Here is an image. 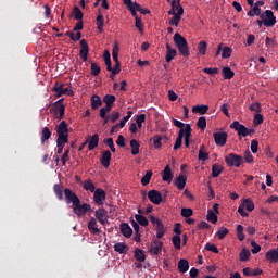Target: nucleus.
Here are the masks:
<instances>
[{
    "label": "nucleus",
    "mask_w": 278,
    "mask_h": 278,
    "mask_svg": "<svg viewBox=\"0 0 278 278\" xmlns=\"http://www.w3.org/2000/svg\"><path fill=\"white\" fill-rule=\"evenodd\" d=\"M173 41L178 49V53L182 55V58H190V48L188 47V40L185 39L181 34L176 33L173 37Z\"/></svg>",
    "instance_id": "obj_1"
},
{
    "label": "nucleus",
    "mask_w": 278,
    "mask_h": 278,
    "mask_svg": "<svg viewBox=\"0 0 278 278\" xmlns=\"http://www.w3.org/2000/svg\"><path fill=\"white\" fill-rule=\"evenodd\" d=\"M230 129H235L238 136H242V138H247V136H251L255 134V129H249L247 126L240 124V122L235 121L230 124Z\"/></svg>",
    "instance_id": "obj_2"
},
{
    "label": "nucleus",
    "mask_w": 278,
    "mask_h": 278,
    "mask_svg": "<svg viewBox=\"0 0 278 278\" xmlns=\"http://www.w3.org/2000/svg\"><path fill=\"white\" fill-rule=\"evenodd\" d=\"M225 162L229 167L235 166V168H240L241 164H244V157L236 153H229L225 156Z\"/></svg>",
    "instance_id": "obj_3"
},
{
    "label": "nucleus",
    "mask_w": 278,
    "mask_h": 278,
    "mask_svg": "<svg viewBox=\"0 0 278 278\" xmlns=\"http://www.w3.org/2000/svg\"><path fill=\"white\" fill-rule=\"evenodd\" d=\"M50 110L51 112H54V116L58 118V121H62L66 112V105H64V99H60L56 102H54Z\"/></svg>",
    "instance_id": "obj_4"
},
{
    "label": "nucleus",
    "mask_w": 278,
    "mask_h": 278,
    "mask_svg": "<svg viewBox=\"0 0 278 278\" xmlns=\"http://www.w3.org/2000/svg\"><path fill=\"white\" fill-rule=\"evenodd\" d=\"M149 218H150V223H152V225L155 227L157 240H162V238H164V233H166V229L164 228V223H162L160 218L153 215H150Z\"/></svg>",
    "instance_id": "obj_5"
},
{
    "label": "nucleus",
    "mask_w": 278,
    "mask_h": 278,
    "mask_svg": "<svg viewBox=\"0 0 278 278\" xmlns=\"http://www.w3.org/2000/svg\"><path fill=\"white\" fill-rule=\"evenodd\" d=\"M58 134V139L62 142H68V124H66V121H62L55 128Z\"/></svg>",
    "instance_id": "obj_6"
},
{
    "label": "nucleus",
    "mask_w": 278,
    "mask_h": 278,
    "mask_svg": "<svg viewBox=\"0 0 278 278\" xmlns=\"http://www.w3.org/2000/svg\"><path fill=\"white\" fill-rule=\"evenodd\" d=\"M264 27H275L277 24V17L270 10H266L261 14Z\"/></svg>",
    "instance_id": "obj_7"
},
{
    "label": "nucleus",
    "mask_w": 278,
    "mask_h": 278,
    "mask_svg": "<svg viewBox=\"0 0 278 278\" xmlns=\"http://www.w3.org/2000/svg\"><path fill=\"white\" fill-rule=\"evenodd\" d=\"M73 212L76 214V216H84L86 212H92V206L88 203L81 204V200L78 202V204H75L73 206Z\"/></svg>",
    "instance_id": "obj_8"
},
{
    "label": "nucleus",
    "mask_w": 278,
    "mask_h": 278,
    "mask_svg": "<svg viewBox=\"0 0 278 278\" xmlns=\"http://www.w3.org/2000/svg\"><path fill=\"white\" fill-rule=\"evenodd\" d=\"M64 194H65V202L72 203L73 206L78 205L79 202L81 201L79 197H77V193L73 192V190L66 188L64 189Z\"/></svg>",
    "instance_id": "obj_9"
},
{
    "label": "nucleus",
    "mask_w": 278,
    "mask_h": 278,
    "mask_svg": "<svg viewBox=\"0 0 278 278\" xmlns=\"http://www.w3.org/2000/svg\"><path fill=\"white\" fill-rule=\"evenodd\" d=\"M229 135L225 131H217L213 134L214 142L217 147H225Z\"/></svg>",
    "instance_id": "obj_10"
},
{
    "label": "nucleus",
    "mask_w": 278,
    "mask_h": 278,
    "mask_svg": "<svg viewBox=\"0 0 278 278\" xmlns=\"http://www.w3.org/2000/svg\"><path fill=\"white\" fill-rule=\"evenodd\" d=\"M80 51L79 55L83 62H88V53H90V47L88 46V41L86 39H81L80 42Z\"/></svg>",
    "instance_id": "obj_11"
},
{
    "label": "nucleus",
    "mask_w": 278,
    "mask_h": 278,
    "mask_svg": "<svg viewBox=\"0 0 278 278\" xmlns=\"http://www.w3.org/2000/svg\"><path fill=\"white\" fill-rule=\"evenodd\" d=\"M148 199L151 201V203H154V205H160V203L163 201L162 193L155 189L148 192Z\"/></svg>",
    "instance_id": "obj_12"
},
{
    "label": "nucleus",
    "mask_w": 278,
    "mask_h": 278,
    "mask_svg": "<svg viewBox=\"0 0 278 278\" xmlns=\"http://www.w3.org/2000/svg\"><path fill=\"white\" fill-rule=\"evenodd\" d=\"M127 10H129V12L131 13V16H134L135 21L140 18L138 17V10H140V4H138V2H134V1H125L124 2Z\"/></svg>",
    "instance_id": "obj_13"
},
{
    "label": "nucleus",
    "mask_w": 278,
    "mask_h": 278,
    "mask_svg": "<svg viewBox=\"0 0 278 278\" xmlns=\"http://www.w3.org/2000/svg\"><path fill=\"white\" fill-rule=\"evenodd\" d=\"M93 201L97 205H103L105 203V190L99 188L93 191Z\"/></svg>",
    "instance_id": "obj_14"
},
{
    "label": "nucleus",
    "mask_w": 278,
    "mask_h": 278,
    "mask_svg": "<svg viewBox=\"0 0 278 278\" xmlns=\"http://www.w3.org/2000/svg\"><path fill=\"white\" fill-rule=\"evenodd\" d=\"M96 218L101 225H108V211L105 208H98L96 211Z\"/></svg>",
    "instance_id": "obj_15"
},
{
    "label": "nucleus",
    "mask_w": 278,
    "mask_h": 278,
    "mask_svg": "<svg viewBox=\"0 0 278 278\" xmlns=\"http://www.w3.org/2000/svg\"><path fill=\"white\" fill-rule=\"evenodd\" d=\"M110 162H112V152L105 150L102 152L100 164H102L103 168H110Z\"/></svg>",
    "instance_id": "obj_16"
},
{
    "label": "nucleus",
    "mask_w": 278,
    "mask_h": 278,
    "mask_svg": "<svg viewBox=\"0 0 278 278\" xmlns=\"http://www.w3.org/2000/svg\"><path fill=\"white\" fill-rule=\"evenodd\" d=\"M119 231L124 238H131L134 235V230L131 229V226L127 223H122L119 226Z\"/></svg>",
    "instance_id": "obj_17"
},
{
    "label": "nucleus",
    "mask_w": 278,
    "mask_h": 278,
    "mask_svg": "<svg viewBox=\"0 0 278 278\" xmlns=\"http://www.w3.org/2000/svg\"><path fill=\"white\" fill-rule=\"evenodd\" d=\"M262 5H264V1H257L252 10L248 12V16H260L262 18V9H260Z\"/></svg>",
    "instance_id": "obj_18"
},
{
    "label": "nucleus",
    "mask_w": 278,
    "mask_h": 278,
    "mask_svg": "<svg viewBox=\"0 0 278 278\" xmlns=\"http://www.w3.org/2000/svg\"><path fill=\"white\" fill-rule=\"evenodd\" d=\"M184 138H185V147L186 149L190 148V136H192V126L190 124H186L184 129Z\"/></svg>",
    "instance_id": "obj_19"
},
{
    "label": "nucleus",
    "mask_w": 278,
    "mask_h": 278,
    "mask_svg": "<svg viewBox=\"0 0 278 278\" xmlns=\"http://www.w3.org/2000/svg\"><path fill=\"white\" fill-rule=\"evenodd\" d=\"M164 247V242L154 240L151 244L150 252L153 253V255H159L162 253V248Z\"/></svg>",
    "instance_id": "obj_20"
},
{
    "label": "nucleus",
    "mask_w": 278,
    "mask_h": 278,
    "mask_svg": "<svg viewBox=\"0 0 278 278\" xmlns=\"http://www.w3.org/2000/svg\"><path fill=\"white\" fill-rule=\"evenodd\" d=\"M188 181V176L186 175H180L179 177L176 178L174 181V186L178 188V190H184L186 188V184Z\"/></svg>",
    "instance_id": "obj_21"
},
{
    "label": "nucleus",
    "mask_w": 278,
    "mask_h": 278,
    "mask_svg": "<svg viewBox=\"0 0 278 278\" xmlns=\"http://www.w3.org/2000/svg\"><path fill=\"white\" fill-rule=\"evenodd\" d=\"M176 56H177V50L170 48V46L166 43V55H165L166 62L167 63L173 62V60H175Z\"/></svg>",
    "instance_id": "obj_22"
},
{
    "label": "nucleus",
    "mask_w": 278,
    "mask_h": 278,
    "mask_svg": "<svg viewBox=\"0 0 278 278\" xmlns=\"http://www.w3.org/2000/svg\"><path fill=\"white\" fill-rule=\"evenodd\" d=\"M182 10L184 15V7L179 3V1H172V9L167 12L169 16H173V14H179Z\"/></svg>",
    "instance_id": "obj_23"
},
{
    "label": "nucleus",
    "mask_w": 278,
    "mask_h": 278,
    "mask_svg": "<svg viewBox=\"0 0 278 278\" xmlns=\"http://www.w3.org/2000/svg\"><path fill=\"white\" fill-rule=\"evenodd\" d=\"M265 257L271 264H277V262H278V250L274 249V250L267 251L266 254H265Z\"/></svg>",
    "instance_id": "obj_24"
},
{
    "label": "nucleus",
    "mask_w": 278,
    "mask_h": 278,
    "mask_svg": "<svg viewBox=\"0 0 278 278\" xmlns=\"http://www.w3.org/2000/svg\"><path fill=\"white\" fill-rule=\"evenodd\" d=\"M88 229L94 236H99V233H101V230H99V226L97 225V219H94V217L90 218L88 223Z\"/></svg>",
    "instance_id": "obj_25"
},
{
    "label": "nucleus",
    "mask_w": 278,
    "mask_h": 278,
    "mask_svg": "<svg viewBox=\"0 0 278 278\" xmlns=\"http://www.w3.org/2000/svg\"><path fill=\"white\" fill-rule=\"evenodd\" d=\"M198 160L201 162H207L210 160V153H207V150L205 149V144H202L199 149Z\"/></svg>",
    "instance_id": "obj_26"
},
{
    "label": "nucleus",
    "mask_w": 278,
    "mask_h": 278,
    "mask_svg": "<svg viewBox=\"0 0 278 278\" xmlns=\"http://www.w3.org/2000/svg\"><path fill=\"white\" fill-rule=\"evenodd\" d=\"M163 181H167V184H170L173 181V170L170 169V165H167L162 175Z\"/></svg>",
    "instance_id": "obj_27"
},
{
    "label": "nucleus",
    "mask_w": 278,
    "mask_h": 278,
    "mask_svg": "<svg viewBox=\"0 0 278 278\" xmlns=\"http://www.w3.org/2000/svg\"><path fill=\"white\" fill-rule=\"evenodd\" d=\"M90 101H91V110H99V108L103 105V101L101 100V97H99L98 94H93Z\"/></svg>",
    "instance_id": "obj_28"
},
{
    "label": "nucleus",
    "mask_w": 278,
    "mask_h": 278,
    "mask_svg": "<svg viewBox=\"0 0 278 278\" xmlns=\"http://www.w3.org/2000/svg\"><path fill=\"white\" fill-rule=\"evenodd\" d=\"M99 147V135L94 134L90 140H88V150L94 151Z\"/></svg>",
    "instance_id": "obj_29"
},
{
    "label": "nucleus",
    "mask_w": 278,
    "mask_h": 278,
    "mask_svg": "<svg viewBox=\"0 0 278 278\" xmlns=\"http://www.w3.org/2000/svg\"><path fill=\"white\" fill-rule=\"evenodd\" d=\"M98 12H99V15L97 16V29L100 31V34H103L105 18L103 17V14H101V9H99Z\"/></svg>",
    "instance_id": "obj_30"
},
{
    "label": "nucleus",
    "mask_w": 278,
    "mask_h": 278,
    "mask_svg": "<svg viewBox=\"0 0 278 278\" xmlns=\"http://www.w3.org/2000/svg\"><path fill=\"white\" fill-rule=\"evenodd\" d=\"M190 268V263L186 258H181L178 262V270L179 273H188Z\"/></svg>",
    "instance_id": "obj_31"
},
{
    "label": "nucleus",
    "mask_w": 278,
    "mask_h": 278,
    "mask_svg": "<svg viewBox=\"0 0 278 278\" xmlns=\"http://www.w3.org/2000/svg\"><path fill=\"white\" fill-rule=\"evenodd\" d=\"M114 251H116V253L125 254L129 251V247L124 242H118L114 244Z\"/></svg>",
    "instance_id": "obj_32"
},
{
    "label": "nucleus",
    "mask_w": 278,
    "mask_h": 278,
    "mask_svg": "<svg viewBox=\"0 0 278 278\" xmlns=\"http://www.w3.org/2000/svg\"><path fill=\"white\" fill-rule=\"evenodd\" d=\"M172 18L169 21V25H173L174 27H179V23L181 22L182 10L180 9L179 14H172Z\"/></svg>",
    "instance_id": "obj_33"
},
{
    "label": "nucleus",
    "mask_w": 278,
    "mask_h": 278,
    "mask_svg": "<svg viewBox=\"0 0 278 278\" xmlns=\"http://www.w3.org/2000/svg\"><path fill=\"white\" fill-rule=\"evenodd\" d=\"M184 129H180L178 132V137L176 138L175 144H174V151H177L178 149H181V144H184Z\"/></svg>",
    "instance_id": "obj_34"
},
{
    "label": "nucleus",
    "mask_w": 278,
    "mask_h": 278,
    "mask_svg": "<svg viewBox=\"0 0 278 278\" xmlns=\"http://www.w3.org/2000/svg\"><path fill=\"white\" fill-rule=\"evenodd\" d=\"M207 110H210L208 105L202 104V105H194L192 108L193 114H207Z\"/></svg>",
    "instance_id": "obj_35"
},
{
    "label": "nucleus",
    "mask_w": 278,
    "mask_h": 278,
    "mask_svg": "<svg viewBox=\"0 0 278 278\" xmlns=\"http://www.w3.org/2000/svg\"><path fill=\"white\" fill-rule=\"evenodd\" d=\"M222 75L224 79H233L236 73L231 71V67L226 66L222 70Z\"/></svg>",
    "instance_id": "obj_36"
},
{
    "label": "nucleus",
    "mask_w": 278,
    "mask_h": 278,
    "mask_svg": "<svg viewBox=\"0 0 278 278\" xmlns=\"http://www.w3.org/2000/svg\"><path fill=\"white\" fill-rule=\"evenodd\" d=\"M51 129H49V127H43L41 130V143L45 144V142L51 138Z\"/></svg>",
    "instance_id": "obj_37"
},
{
    "label": "nucleus",
    "mask_w": 278,
    "mask_h": 278,
    "mask_svg": "<svg viewBox=\"0 0 278 278\" xmlns=\"http://www.w3.org/2000/svg\"><path fill=\"white\" fill-rule=\"evenodd\" d=\"M62 88H64V84L55 83V85L53 86L52 91L56 92L55 93L56 99H60V97L64 94V91L62 90Z\"/></svg>",
    "instance_id": "obj_38"
},
{
    "label": "nucleus",
    "mask_w": 278,
    "mask_h": 278,
    "mask_svg": "<svg viewBox=\"0 0 278 278\" xmlns=\"http://www.w3.org/2000/svg\"><path fill=\"white\" fill-rule=\"evenodd\" d=\"M53 190L59 201H62L64 199V191L62 185L55 184Z\"/></svg>",
    "instance_id": "obj_39"
},
{
    "label": "nucleus",
    "mask_w": 278,
    "mask_h": 278,
    "mask_svg": "<svg viewBox=\"0 0 278 278\" xmlns=\"http://www.w3.org/2000/svg\"><path fill=\"white\" fill-rule=\"evenodd\" d=\"M225 170V168H223V166L218 165V164H213L212 166V177L216 178L219 177L220 174Z\"/></svg>",
    "instance_id": "obj_40"
},
{
    "label": "nucleus",
    "mask_w": 278,
    "mask_h": 278,
    "mask_svg": "<svg viewBox=\"0 0 278 278\" xmlns=\"http://www.w3.org/2000/svg\"><path fill=\"white\" fill-rule=\"evenodd\" d=\"M130 147L132 155H138V153H140V143L136 139L130 140Z\"/></svg>",
    "instance_id": "obj_41"
},
{
    "label": "nucleus",
    "mask_w": 278,
    "mask_h": 278,
    "mask_svg": "<svg viewBox=\"0 0 278 278\" xmlns=\"http://www.w3.org/2000/svg\"><path fill=\"white\" fill-rule=\"evenodd\" d=\"M103 59L106 65V71H112V56L110 54V51L108 50L104 51Z\"/></svg>",
    "instance_id": "obj_42"
},
{
    "label": "nucleus",
    "mask_w": 278,
    "mask_h": 278,
    "mask_svg": "<svg viewBox=\"0 0 278 278\" xmlns=\"http://www.w3.org/2000/svg\"><path fill=\"white\" fill-rule=\"evenodd\" d=\"M135 218H136L137 223L139 225H141V227H148L149 226V219H147V217H144L143 215L136 214Z\"/></svg>",
    "instance_id": "obj_43"
},
{
    "label": "nucleus",
    "mask_w": 278,
    "mask_h": 278,
    "mask_svg": "<svg viewBox=\"0 0 278 278\" xmlns=\"http://www.w3.org/2000/svg\"><path fill=\"white\" fill-rule=\"evenodd\" d=\"M206 219L208 220V223H213V225H216L218 223V216L212 210L207 211Z\"/></svg>",
    "instance_id": "obj_44"
},
{
    "label": "nucleus",
    "mask_w": 278,
    "mask_h": 278,
    "mask_svg": "<svg viewBox=\"0 0 278 278\" xmlns=\"http://www.w3.org/2000/svg\"><path fill=\"white\" fill-rule=\"evenodd\" d=\"M239 257L241 262H247L249 261V257H251V251L249 249L243 248L241 252L239 253Z\"/></svg>",
    "instance_id": "obj_45"
},
{
    "label": "nucleus",
    "mask_w": 278,
    "mask_h": 278,
    "mask_svg": "<svg viewBox=\"0 0 278 278\" xmlns=\"http://www.w3.org/2000/svg\"><path fill=\"white\" fill-rule=\"evenodd\" d=\"M135 260H137V262H144V260H147V255H144V251L137 248L135 250Z\"/></svg>",
    "instance_id": "obj_46"
},
{
    "label": "nucleus",
    "mask_w": 278,
    "mask_h": 278,
    "mask_svg": "<svg viewBox=\"0 0 278 278\" xmlns=\"http://www.w3.org/2000/svg\"><path fill=\"white\" fill-rule=\"evenodd\" d=\"M151 177H153V172L148 170L146 175L141 178V185L149 186V184H151Z\"/></svg>",
    "instance_id": "obj_47"
},
{
    "label": "nucleus",
    "mask_w": 278,
    "mask_h": 278,
    "mask_svg": "<svg viewBox=\"0 0 278 278\" xmlns=\"http://www.w3.org/2000/svg\"><path fill=\"white\" fill-rule=\"evenodd\" d=\"M73 16H74L75 21H83L84 20V13L79 9V7H74Z\"/></svg>",
    "instance_id": "obj_48"
},
{
    "label": "nucleus",
    "mask_w": 278,
    "mask_h": 278,
    "mask_svg": "<svg viewBox=\"0 0 278 278\" xmlns=\"http://www.w3.org/2000/svg\"><path fill=\"white\" fill-rule=\"evenodd\" d=\"M172 242H173L174 248H175L177 251H180V250H181V237H179V235H175V236L172 238Z\"/></svg>",
    "instance_id": "obj_49"
},
{
    "label": "nucleus",
    "mask_w": 278,
    "mask_h": 278,
    "mask_svg": "<svg viewBox=\"0 0 278 278\" xmlns=\"http://www.w3.org/2000/svg\"><path fill=\"white\" fill-rule=\"evenodd\" d=\"M198 51L200 53V55H205V53L207 52V42L202 40L198 43Z\"/></svg>",
    "instance_id": "obj_50"
},
{
    "label": "nucleus",
    "mask_w": 278,
    "mask_h": 278,
    "mask_svg": "<svg viewBox=\"0 0 278 278\" xmlns=\"http://www.w3.org/2000/svg\"><path fill=\"white\" fill-rule=\"evenodd\" d=\"M242 206L245 207L248 212H253L255 210V203H253L251 199H245Z\"/></svg>",
    "instance_id": "obj_51"
},
{
    "label": "nucleus",
    "mask_w": 278,
    "mask_h": 278,
    "mask_svg": "<svg viewBox=\"0 0 278 278\" xmlns=\"http://www.w3.org/2000/svg\"><path fill=\"white\" fill-rule=\"evenodd\" d=\"M83 188L84 190H87V192H96L94 182H92V180H86Z\"/></svg>",
    "instance_id": "obj_52"
},
{
    "label": "nucleus",
    "mask_w": 278,
    "mask_h": 278,
    "mask_svg": "<svg viewBox=\"0 0 278 278\" xmlns=\"http://www.w3.org/2000/svg\"><path fill=\"white\" fill-rule=\"evenodd\" d=\"M229 235V229L226 227L219 228V230L216 232V236L218 240H225V237Z\"/></svg>",
    "instance_id": "obj_53"
},
{
    "label": "nucleus",
    "mask_w": 278,
    "mask_h": 278,
    "mask_svg": "<svg viewBox=\"0 0 278 278\" xmlns=\"http://www.w3.org/2000/svg\"><path fill=\"white\" fill-rule=\"evenodd\" d=\"M116 102V96L114 94H105L103 97V103L109 104V105H114Z\"/></svg>",
    "instance_id": "obj_54"
},
{
    "label": "nucleus",
    "mask_w": 278,
    "mask_h": 278,
    "mask_svg": "<svg viewBox=\"0 0 278 278\" xmlns=\"http://www.w3.org/2000/svg\"><path fill=\"white\" fill-rule=\"evenodd\" d=\"M232 50L231 48L225 46L222 48V58L223 60H228V58H231Z\"/></svg>",
    "instance_id": "obj_55"
},
{
    "label": "nucleus",
    "mask_w": 278,
    "mask_h": 278,
    "mask_svg": "<svg viewBox=\"0 0 278 278\" xmlns=\"http://www.w3.org/2000/svg\"><path fill=\"white\" fill-rule=\"evenodd\" d=\"M197 125L199 129H202V131H204V129H206L207 127V119L205 118V116L199 117Z\"/></svg>",
    "instance_id": "obj_56"
},
{
    "label": "nucleus",
    "mask_w": 278,
    "mask_h": 278,
    "mask_svg": "<svg viewBox=\"0 0 278 278\" xmlns=\"http://www.w3.org/2000/svg\"><path fill=\"white\" fill-rule=\"evenodd\" d=\"M237 238L240 242L244 241V227L240 224L237 226Z\"/></svg>",
    "instance_id": "obj_57"
},
{
    "label": "nucleus",
    "mask_w": 278,
    "mask_h": 278,
    "mask_svg": "<svg viewBox=\"0 0 278 278\" xmlns=\"http://www.w3.org/2000/svg\"><path fill=\"white\" fill-rule=\"evenodd\" d=\"M144 121H147V115L146 114H139L136 117V124L138 129H142V123H144Z\"/></svg>",
    "instance_id": "obj_58"
},
{
    "label": "nucleus",
    "mask_w": 278,
    "mask_h": 278,
    "mask_svg": "<svg viewBox=\"0 0 278 278\" xmlns=\"http://www.w3.org/2000/svg\"><path fill=\"white\" fill-rule=\"evenodd\" d=\"M118 51H121V49L118 48V43H114L113 49H112L113 62H119L118 61Z\"/></svg>",
    "instance_id": "obj_59"
},
{
    "label": "nucleus",
    "mask_w": 278,
    "mask_h": 278,
    "mask_svg": "<svg viewBox=\"0 0 278 278\" xmlns=\"http://www.w3.org/2000/svg\"><path fill=\"white\" fill-rule=\"evenodd\" d=\"M101 73V66H99V64L97 63H91V75L93 77L99 76V74Z\"/></svg>",
    "instance_id": "obj_60"
},
{
    "label": "nucleus",
    "mask_w": 278,
    "mask_h": 278,
    "mask_svg": "<svg viewBox=\"0 0 278 278\" xmlns=\"http://www.w3.org/2000/svg\"><path fill=\"white\" fill-rule=\"evenodd\" d=\"M152 140H153L154 149H161L162 148V136L155 135L152 138Z\"/></svg>",
    "instance_id": "obj_61"
},
{
    "label": "nucleus",
    "mask_w": 278,
    "mask_h": 278,
    "mask_svg": "<svg viewBox=\"0 0 278 278\" xmlns=\"http://www.w3.org/2000/svg\"><path fill=\"white\" fill-rule=\"evenodd\" d=\"M204 249H205L206 251H211V253H218V252H219V251H218V248L216 247V244L210 243V242H207V243L205 244Z\"/></svg>",
    "instance_id": "obj_62"
},
{
    "label": "nucleus",
    "mask_w": 278,
    "mask_h": 278,
    "mask_svg": "<svg viewBox=\"0 0 278 278\" xmlns=\"http://www.w3.org/2000/svg\"><path fill=\"white\" fill-rule=\"evenodd\" d=\"M104 144H108V147L112 151V153H115L116 148L114 147V139L113 138L104 139Z\"/></svg>",
    "instance_id": "obj_63"
},
{
    "label": "nucleus",
    "mask_w": 278,
    "mask_h": 278,
    "mask_svg": "<svg viewBox=\"0 0 278 278\" xmlns=\"http://www.w3.org/2000/svg\"><path fill=\"white\" fill-rule=\"evenodd\" d=\"M192 214H194V211H192V208H181V216L184 218H190V216H192Z\"/></svg>",
    "instance_id": "obj_64"
}]
</instances>
